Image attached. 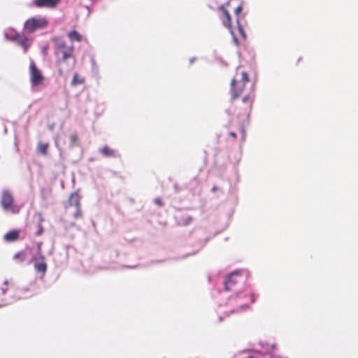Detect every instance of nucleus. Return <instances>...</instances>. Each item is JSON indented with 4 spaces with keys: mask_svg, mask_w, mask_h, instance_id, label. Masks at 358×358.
Returning <instances> with one entry per match:
<instances>
[{
    "mask_svg": "<svg viewBox=\"0 0 358 358\" xmlns=\"http://www.w3.org/2000/svg\"><path fill=\"white\" fill-rule=\"evenodd\" d=\"M42 245H43V243L41 241L38 242L37 243V251H36V255H43V250H42Z\"/></svg>",
    "mask_w": 358,
    "mask_h": 358,
    "instance_id": "obj_22",
    "label": "nucleus"
},
{
    "mask_svg": "<svg viewBox=\"0 0 358 358\" xmlns=\"http://www.w3.org/2000/svg\"><path fill=\"white\" fill-rule=\"evenodd\" d=\"M26 258L27 255L24 251H20L14 255V259L19 260L21 262H24Z\"/></svg>",
    "mask_w": 358,
    "mask_h": 358,
    "instance_id": "obj_19",
    "label": "nucleus"
},
{
    "mask_svg": "<svg viewBox=\"0 0 358 358\" xmlns=\"http://www.w3.org/2000/svg\"><path fill=\"white\" fill-rule=\"evenodd\" d=\"M59 73H60V74L63 73L61 69L59 70Z\"/></svg>",
    "mask_w": 358,
    "mask_h": 358,
    "instance_id": "obj_29",
    "label": "nucleus"
},
{
    "mask_svg": "<svg viewBox=\"0 0 358 358\" xmlns=\"http://www.w3.org/2000/svg\"><path fill=\"white\" fill-rule=\"evenodd\" d=\"M70 145L71 147H73L75 146L76 144H77V142H78V136L76 134H71L70 136Z\"/></svg>",
    "mask_w": 358,
    "mask_h": 358,
    "instance_id": "obj_21",
    "label": "nucleus"
},
{
    "mask_svg": "<svg viewBox=\"0 0 358 358\" xmlns=\"http://www.w3.org/2000/svg\"><path fill=\"white\" fill-rule=\"evenodd\" d=\"M61 0H33V5L37 8H54Z\"/></svg>",
    "mask_w": 358,
    "mask_h": 358,
    "instance_id": "obj_9",
    "label": "nucleus"
},
{
    "mask_svg": "<svg viewBox=\"0 0 358 358\" xmlns=\"http://www.w3.org/2000/svg\"><path fill=\"white\" fill-rule=\"evenodd\" d=\"M155 203L160 207L164 205L163 201L160 198H156L155 199Z\"/></svg>",
    "mask_w": 358,
    "mask_h": 358,
    "instance_id": "obj_23",
    "label": "nucleus"
},
{
    "mask_svg": "<svg viewBox=\"0 0 358 358\" xmlns=\"http://www.w3.org/2000/svg\"><path fill=\"white\" fill-rule=\"evenodd\" d=\"M30 71V81L32 87H37L42 85L45 78L41 71L37 68L34 62H31L29 65Z\"/></svg>",
    "mask_w": 358,
    "mask_h": 358,
    "instance_id": "obj_5",
    "label": "nucleus"
},
{
    "mask_svg": "<svg viewBox=\"0 0 358 358\" xmlns=\"http://www.w3.org/2000/svg\"><path fill=\"white\" fill-rule=\"evenodd\" d=\"M68 36L71 41H81L82 36L76 31L73 30L68 34Z\"/></svg>",
    "mask_w": 358,
    "mask_h": 358,
    "instance_id": "obj_16",
    "label": "nucleus"
},
{
    "mask_svg": "<svg viewBox=\"0 0 358 358\" xmlns=\"http://www.w3.org/2000/svg\"><path fill=\"white\" fill-rule=\"evenodd\" d=\"M254 96L247 94L241 101L231 100L230 113L237 117H248L252 109Z\"/></svg>",
    "mask_w": 358,
    "mask_h": 358,
    "instance_id": "obj_1",
    "label": "nucleus"
},
{
    "mask_svg": "<svg viewBox=\"0 0 358 358\" xmlns=\"http://www.w3.org/2000/svg\"><path fill=\"white\" fill-rule=\"evenodd\" d=\"M227 27L229 30L230 31L232 36L234 37V41L236 43H238L237 38L240 36L243 39H245L246 38V34L245 33L244 29L243 28L241 24H235V26H234V24H227Z\"/></svg>",
    "mask_w": 358,
    "mask_h": 358,
    "instance_id": "obj_7",
    "label": "nucleus"
},
{
    "mask_svg": "<svg viewBox=\"0 0 358 358\" xmlns=\"http://www.w3.org/2000/svg\"><path fill=\"white\" fill-rule=\"evenodd\" d=\"M66 213H72L74 219L82 217L80 209V198L78 193H72L69 199L68 204L65 206Z\"/></svg>",
    "mask_w": 358,
    "mask_h": 358,
    "instance_id": "obj_4",
    "label": "nucleus"
},
{
    "mask_svg": "<svg viewBox=\"0 0 358 358\" xmlns=\"http://www.w3.org/2000/svg\"><path fill=\"white\" fill-rule=\"evenodd\" d=\"M26 22H33V23H35V22H38L34 18H32V19H29V20H27Z\"/></svg>",
    "mask_w": 358,
    "mask_h": 358,
    "instance_id": "obj_25",
    "label": "nucleus"
},
{
    "mask_svg": "<svg viewBox=\"0 0 358 358\" xmlns=\"http://www.w3.org/2000/svg\"><path fill=\"white\" fill-rule=\"evenodd\" d=\"M220 11L222 15V20L227 21V22H230L231 17H230L229 12L223 6L220 7Z\"/></svg>",
    "mask_w": 358,
    "mask_h": 358,
    "instance_id": "obj_18",
    "label": "nucleus"
},
{
    "mask_svg": "<svg viewBox=\"0 0 358 358\" xmlns=\"http://www.w3.org/2000/svg\"><path fill=\"white\" fill-rule=\"evenodd\" d=\"M19 234H20L19 230L10 231L5 234L4 239L7 241H15L18 239Z\"/></svg>",
    "mask_w": 358,
    "mask_h": 358,
    "instance_id": "obj_12",
    "label": "nucleus"
},
{
    "mask_svg": "<svg viewBox=\"0 0 358 358\" xmlns=\"http://www.w3.org/2000/svg\"><path fill=\"white\" fill-rule=\"evenodd\" d=\"M248 81L249 77L245 71L241 72L240 75L236 71V76L231 80L230 85L231 100L237 99L243 92L245 83Z\"/></svg>",
    "mask_w": 358,
    "mask_h": 358,
    "instance_id": "obj_2",
    "label": "nucleus"
},
{
    "mask_svg": "<svg viewBox=\"0 0 358 358\" xmlns=\"http://www.w3.org/2000/svg\"><path fill=\"white\" fill-rule=\"evenodd\" d=\"M26 41H27V39H26V38L23 39V40L21 41L22 45H24V46H25Z\"/></svg>",
    "mask_w": 358,
    "mask_h": 358,
    "instance_id": "obj_27",
    "label": "nucleus"
},
{
    "mask_svg": "<svg viewBox=\"0 0 358 358\" xmlns=\"http://www.w3.org/2000/svg\"><path fill=\"white\" fill-rule=\"evenodd\" d=\"M229 134H230V136H232L233 138H236V133H235V132L231 131V132H230V133H229Z\"/></svg>",
    "mask_w": 358,
    "mask_h": 358,
    "instance_id": "obj_26",
    "label": "nucleus"
},
{
    "mask_svg": "<svg viewBox=\"0 0 358 358\" xmlns=\"http://www.w3.org/2000/svg\"><path fill=\"white\" fill-rule=\"evenodd\" d=\"M14 203V198L9 191H3L2 193L1 204L5 210L12 209Z\"/></svg>",
    "mask_w": 358,
    "mask_h": 358,
    "instance_id": "obj_8",
    "label": "nucleus"
},
{
    "mask_svg": "<svg viewBox=\"0 0 358 358\" xmlns=\"http://www.w3.org/2000/svg\"><path fill=\"white\" fill-rule=\"evenodd\" d=\"M239 275L238 272L231 273L224 282V289L229 291L237 283L236 278Z\"/></svg>",
    "mask_w": 358,
    "mask_h": 358,
    "instance_id": "obj_10",
    "label": "nucleus"
},
{
    "mask_svg": "<svg viewBox=\"0 0 358 358\" xmlns=\"http://www.w3.org/2000/svg\"><path fill=\"white\" fill-rule=\"evenodd\" d=\"M43 219L41 218L37 224V230L36 231V236H41L43 233V227L42 225Z\"/></svg>",
    "mask_w": 358,
    "mask_h": 358,
    "instance_id": "obj_20",
    "label": "nucleus"
},
{
    "mask_svg": "<svg viewBox=\"0 0 358 358\" xmlns=\"http://www.w3.org/2000/svg\"><path fill=\"white\" fill-rule=\"evenodd\" d=\"M45 24H24V30L28 33L34 32L38 28H43Z\"/></svg>",
    "mask_w": 358,
    "mask_h": 358,
    "instance_id": "obj_13",
    "label": "nucleus"
},
{
    "mask_svg": "<svg viewBox=\"0 0 358 358\" xmlns=\"http://www.w3.org/2000/svg\"><path fill=\"white\" fill-rule=\"evenodd\" d=\"M242 11V6H238V7H236L234 10V13L236 15H239V13Z\"/></svg>",
    "mask_w": 358,
    "mask_h": 358,
    "instance_id": "obj_24",
    "label": "nucleus"
},
{
    "mask_svg": "<svg viewBox=\"0 0 358 358\" xmlns=\"http://www.w3.org/2000/svg\"><path fill=\"white\" fill-rule=\"evenodd\" d=\"M84 82L85 79L83 78L79 77L77 73H74L71 85L72 86H76L78 85L83 84Z\"/></svg>",
    "mask_w": 358,
    "mask_h": 358,
    "instance_id": "obj_17",
    "label": "nucleus"
},
{
    "mask_svg": "<svg viewBox=\"0 0 358 358\" xmlns=\"http://www.w3.org/2000/svg\"><path fill=\"white\" fill-rule=\"evenodd\" d=\"M100 152L105 157H108L115 156V151L107 145H105L102 148H101Z\"/></svg>",
    "mask_w": 358,
    "mask_h": 358,
    "instance_id": "obj_14",
    "label": "nucleus"
},
{
    "mask_svg": "<svg viewBox=\"0 0 358 358\" xmlns=\"http://www.w3.org/2000/svg\"><path fill=\"white\" fill-rule=\"evenodd\" d=\"M192 221V219L190 217L188 218V221L186 222L185 224H187L188 223H189L190 222Z\"/></svg>",
    "mask_w": 358,
    "mask_h": 358,
    "instance_id": "obj_28",
    "label": "nucleus"
},
{
    "mask_svg": "<svg viewBox=\"0 0 358 358\" xmlns=\"http://www.w3.org/2000/svg\"><path fill=\"white\" fill-rule=\"evenodd\" d=\"M55 54L58 57V64H61L67 59L73 58V45H67L64 41L56 39Z\"/></svg>",
    "mask_w": 358,
    "mask_h": 358,
    "instance_id": "obj_3",
    "label": "nucleus"
},
{
    "mask_svg": "<svg viewBox=\"0 0 358 358\" xmlns=\"http://www.w3.org/2000/svg\"><path fill=\"white\" fill-rule=\"evenodd\" d=\"M48 148H49L48 143L38 142L37 147H36V152L38 154H41L43 156H46L48 155Z\"/></svg>",
    "mask_w": 358,
    "mask_h": 358,
    "instance_id": "obj_11",
    "label": "nucleus"
},
{
    "mask_svg": "<svg viewBox=\"0 0 358 358\" xmlns=\"http://www.w3.org/2000/svg\"><path fill=\"white\" fill-rule=\"evenodd\" d=\"M5 36L7 38L13 41L19 40L21 38L20 34L13 30L6 32Z\"/></svg>",
    "mask_w": 358,
    "mask_h": 358,
    "instance_id": "obj_15",
    "label": "nucleus"
},
{
    "mask_svg": "<svg viewBox=\"0 0 358 358\" xmlns=\"http://www.w3.org/2000/svg\"><path fill=\"white\" fill-rule=\"evenodd\" d=\"M31 262L34 263L35 270L43 276L48 267L44 255H36L32 257Z\"/></svg>",
    "mask_w": 358,
    "mask_h": 358,
    "instance_id": "obj_6",
    "label": "nucleus"
}]
</instances>
